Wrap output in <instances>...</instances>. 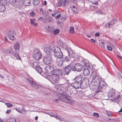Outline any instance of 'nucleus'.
I'll return each instance as SVG.
<instances>
[{
  "label": "nucleus",
  "instance_id": "1",
  "mask_svg": "<svg viewBox=\"0 0 122 122\" xmlns=\"http://www.w3.org/2000/svg\"><path fill=\"white\" fill-rule=\"evenodd\" d=\"M62 94H60L59 95V98L54 100V101L55 102H57L58 100L63 101L64 102L68 104H71L73 102V101L70 99V97L63 93L62 92Z\"/></svg>",
  "mask_w": 122,
  "mask_h": 122
},
{
  "label": "nucleus",
  "instance_id": "2",
  "mask_svg": "<svg viewBox=\"0 0 122 122\" xmlns=\"http://www.w3.org/2000/svg\"><path fill=\"white\" fill-rule=\"evenodd\" d=\"M3 52L4 53V55L5 56L10 55H13L18 60H21V59L19 54L13 51L12 48L10 47L6 49H4Z\"/></svg>",
  "mask_w": 122,
  "mask_h": 122
},
{
  "label": "nucleus",
  "instance_id": "3",
  "mask_svg": "<svg viewBox=\"0 0 122 122\" xmlns=\"http://www.w3.org/2000/svg\"><path fill=\"white\" fill-rule=\"evenodd\" d=\"M48 79L51 83L54 84H57L59 80V75H53L47 76Z\"/></svg>",
  "mask_w": 122,
  "mask_h": 122
},
{
  "label": "nucleus",
  "instance_id": "4",
  "mask_svg": "<svg viewBox=\"0 0 122 122\" xmlns=\"http://www.w3.org/2000/svg\"><path fill=\"white\" fill-rule=\"evenodd\" d=\"M107 96L111 100H117L120 98V96L119 95L117 96L115 91L113 90L110 91L108 93Z\"/></svg>",
  "mask_w": 122,
  "mask_h": 122
},
{
  "label": "nucleus",
  "instance_id": "5",
  "mask_svg": "<svg viewBox=\"0 0 122 122\" xmlns=\"http://www.w3.org/2000/svg\"><path fill=\"white\" fill-rule=\"evenodd\" d=\"M58 46H55L52 48V50L54 54L61 51L60 47H61L63 44V43L61 41H58L57 42Z\"/></svg>",
  "mask_w": 122,
  "mask_h": 122
},
{
  "label": "nucleus",
  "instance_id": "6",
  "mask_svg": "<svg viewBox=\"0 0 122 122\" xmlns=\"http://www.w3.org/2000/svg\"><path fill=\"white\" fill-rule=\"evenodd\" d=\"M31 66L32 67L35 69L39 73L41 74L42 73V70L41 68L37 65L36 62H34L31 64Z\"/></svg>",
  "mask_w": 122,
  "mask_h": 122
},
{
  "label": "nucleus",
  "instance_id": "7",
  "mask_svg": "<svg viewBox=\"0 0 122 122\" xmlns=\"http://www.w3.org/2000/svg\"><path fill=\"white\" fill-rule=\"evenodd\" d=\"M83 66L81 64L77 63L72 68V70L74 71H80L83 70Z\"/></svg>",
  "mask_w": 122,
  "mask_h": 122
},
{
  "label": "nucleus",
  "instance_id": "8",
  "mask_svg": "<svg viewBox=\"0 0 122 122\" xmlns=\"http://www.w3.org/2000/svg\"><path fill=\"white\" fill-rule=\"evenodd\" d=\"M42 56V54L41 53L40 51L38 50L34 52L33 56L35 60H38L41 58Z\"/></svg>",
  "mask_w": 122,
  "mask_h": 122
},
{
  "label": "nucleus",
  "instance_id": "9",
  "mask_svg": "<svg viewBox=\"0 0 122 122\" xmlns=\"http://www.w3.org/2000/svg\"><path fill=\"white\" fill-rule=\"evenodd\" d=\"M52 59L50 56H46L43 58L44 63L46 65H48L51 64L52 62Z\"/></svg>",
  "mask_w": 122,
  "mask_h": 122
},
{
  "label": "nucleus",
  "instance_id": "10",
  "mask_svg": "<svg viewBox=\"0 0 122 122\" xmlns=\"http://www.w3.org/2000/svg\"><path fill=\"white\" fill-rule=\"evenodd\" d=\"M27 80L33 88L35 89H38L39 88V85L35 81L28 78L27 79Z\"/></svg>",
  "mask_w": 122,
  "mask_h": 122
},
{
  "label": "nucleus",
  "instance_id": "11",
  "mask_svg": "<svg viewBox=\"0 0 122 122\" xmlns=\"http://www.w3.org/2000/svg\"><path fill=\"white\" fill-rule=\"evenodd\" d=\"M98 89L100 88V90L99 91L100 92L102 91V89L105 88L107 86V84L106 82L103 81H100L98 82Z\"/></svg>",
  "mask_w": 122,
  "mask_h": 122
},
{
  "label": "nucleus",
  "instance_id": "12",
  "mask_svg": "<svg viewBox=\"0 0 122 122\" xmlns=\"http://www.w3.org/2000/svg\"><path fill=\"white\" fill-rule=\"evenodd\" d=\"M45 70L46 72L45 73V74L46 75H47V73L52 74L53 73V71H54V68L52 66H50L45 68Z\"/></svg>",
  "mask_w": 122,
  "mask_h": 122
},
{
  "label": "nucleus",
  "instance_id": "13",
  "mask_svg": "<svg viewBox=\"0 0 122 122\" xmlns=\"http://www.w3.org/2000/svg\"><path fill=\"white\" fill-rule=\"evenodd\" d=\"M65 49L67 51L69 57L70 58H73L75 56V54L73 52L71 49L67 47L65 48Z\"/></svg>",
  "mask_w": 122,
  "mask_h": 122
},
{
  "label": "nucleus",
  "instance_id": "14",
  "mask_svg": "<svg viewBox=\"0 0 122 122\" xmlns=\"http://www.w3.org/2000/svg\"><path fill=\"white\" fill-rule=\"evenodd\" d=\"M89 81V80L87 79L86 81L84 80L81 82V88H86L89 86V84L88 83Z\"/></svg>",
  "mask_w": 122,
  "mask_h": 122
},
{
  "label": "nucleus",
  "instance_id": "15",
  "mask_svg": "<svg viewBox=\"0 0 122 122\" xmlns=\"http://www.w3.org/2000/svg\"><path fill=\"white\" fill-rule=\"evenodd\" d=\"M73 67L71 66L68 65L65 67L64 70L63 71L64 74V75H68L69 74V72H71L72 68Z\"/></svg>",
  "mask_w": 122,
  "mask_h": 122
},
{
  "label": "nucleus",
  "instance_id": "16",
  "mask_svg": "<svg viewBox=\"0 0 122 122\" xmlns=\"http://www.w3.org/2000/svg\"><path fill=\"white\" fill-rule=\"evenodd\" d=\"M54 56L57 59H61L63 57V55L62 52L61 51L54 54Z\"/></svg>",
  "mask_w": 122,
  "mask_h": 122
},
{
  "label": "nucleus",
  "instance_id": "17",
  "mask_svg": "<svg viewBox=\"0 0 122 122\" xmlns=\"http://www.w3.org/2000/svg\"><path fill=\"white\" fill-rule=\"evenodd\" d=\"M71 86L76 89H78L81 88V84L80 83L75 81L71 83Z\"/></svg>",
  "mask_w": 122,
  "mask_h": 122
},
{
  "label": "nucleus",
  "instance_id": "18",
  "mask_svg": "<svg viewBox=\"0 0 122 122\" xmlns=\"http://www.w3.org/2000/svg\"><path fill=\"white\" fill-rule=\"evenodd\" d=\"M44 51L47 54H50L52 51L51 47L50 46L47 47L44 49Z\"/></svg>",
  "mask_w": 122,
  "mask_h": 122
},
{
  "label": "nucleus",
  "instance_id": "19",
  "mask_svg": "<svg viewBox=\"0 0 122 122\" xmlns=\"http://www.w3.org/2000/svg\"><path fill=\"white\" fill-rule=\"evenodd\" d=\"M13 32L9 31L8 33L7 36L10 40L14 41L15 40V38L13 35Z\"/></svg>",
  "mask_w": 122,
  "mask_h": 122
},
{
  "label": "nucleus",
  "instance_id": "20",
  "mask_svg": "<svg viewBox=\"0 0 122 122\" xmlns=\"http://www.w3.org/2000/svg\"><path fill=\"white\" fill-rule=\"evenodd\" d=\"M74 80L75 81L81 83L82 81L81 76L80 75L78 76L75 77Z\"/></svg>",
  "mask_w": 122,
  "mask_h": 122
},
{
  "label": "nucleus",
  "instance_id": "21",
  "mask_svg": "<svg viewBox=\"0 0 122 122\" xmlns=\"http://www.w3.org/2000/svg\"><path fill=\"white\" fill-rule=\"evenodd\" d=\"M53 71V73L52 74L53 75H59L61 72V70L58 69H56L55 70L54 69V71Z\"/></svg>",
  "mask_w": 122,
  "mask_h": 122
},
{
  "label": "nucleus",
  "instance_id": "22",
  "mask_svg": "<svg viewBox=\"0 0 122 122\" xmlns=\"http://www.w3.org/2000/svg\"><path fill=\"white\" fill-rule=\"evenodd\" d=\"M56 60L57 64L58 66H61L62 65L63 61L61 59H56Z\"/></svg>",
  "mask_w": 122,
  "mask_h": 122
},
{
  "label": "nucleus",
  "instance_id": "23",
  "mask_svg": "<svg viewBox=\"0 0 122 122\" xmlns=\"http://www.w3.org/2000/svg\"><path fill=\"white\" fill-rule=\"evenodd\" d=\"M31 1V0H23V4L25 6L29 5Z\"/></svg>",
  "mask_w": 122,
  "mask_h": 122
},
{
  "label": "nucleus",
  "instance_id": "24",
  "mask_svg": "<svg viewBox=\"0 0 122 122\" xmlns=\"http://www.w3.org/2000/svg\"><path fill=\"white\" fill-rule=\"evenodd\" d=\"M91 76L92 77L93 79L94 80H96L97 79L98 76L97 75L96 73L95 72H92Z\"/></svg>",
  "mask_w": 122,
  "mask_h": 122
},
{
  "label": "nucleus",
  "instance_id": "25",
  "mask_svg": "<svg viewBox=\"0 0 122 122\" xmlns=\"http://www.w3.org/2000/svg\"><path fill=\"white\" fill-rule=\"evenodd\" d=\"M14 48L15 50V52L17 51H19L20 48L19 44L17 43H16L14 44Z\"/></svg>",
  "mask_w": 122,
  "mask_h": 122
},
{
  "label": "nucleus",
  "instance_id": "26",
  "mask_svg": "<svg viewBox=\"0 0 122 122\" xmlns=\"http://www.w3.org/2000/svg\"><path fill=\"white\" fill-rule=\"evenodd\" d=\"M83 73L85 76H88L90 73V71L88 69H85L83 70Z\"/></svg>",
  "mask_w": 122,
  "mask_h": 122
},
{
  "label": "nucleus",
  "instance_id": "27",
  "mask_svg": "<svg viewBox=\"0 0 122 122\" xmlns=\"http://www.w3.org/2000/svg\"><path fill=\"white\" fill-rule=\"evenodd\" d=\"M23 4L21 2H18L16 3L15 4L16 5H14V6H16V7L19 8H21Z\"/></svg>",
  "mask_w": 122,
  "mask_h": 122
},
{
  "label": "nucleus",
  "instance_id": "28",
  "mask_svg": "<svg viewBox=\"0 0 122 122\" xmlns=\"http://www.w3.org/2000/svg\"><path fill=\"white\" fill-rule=\"evenodd\" d=\"M40 0H33L32 1V3L35 6L38 5L40 3Z\"/></svg>",
  "mask_w": 122,
  "mask_h": 122
},
{
  "label": "nucleus",
  "instance_id": "29",
  "mask_svg": "<svg viewBox=\"0 0 122 122\" xmlns=\"http://www.w3.org/2000/svg\"><path fill=\"white\" fill-rule=\"evenodd\" d=\"M62 86H63L61 87L60 86L58 87V89L59 90H60L63 92H65L66 91L67 88H66L64 89V88H65L66 86L63 85H62Z\"/></svg>",
  "mask_w": 122,
  "mask_h": 122
},
{
  "label": "nucleus",
  "instance_id": "30",
  "mask_svg": "<svg viewBox=\"0 0 122 122\" xmlns=\"http://www.w3.org/2000/svg\"><path fill=\"white\" fill-rule=\"evenodd\" d=\"M0 5H1L0 6V12H3L5 10V7L2 3Z\"/></svg>",
  "mask_w": 122,
  "mask_h": 122
},
{
  "label": "nucleus",
  "instance_id": "31",
  "mask_svg": "<svg viewBox=\"0 0 122 122\" xmlns=\"http://www.w3.org/2000/svg\"><path fill=\"white\" fill-rule=\"evenodd\" d=\"M71 94H77V91L74 88L71 89L70 91Z\"/></svg>",
  "mask_w": 122,
  "mask_h": 122
},
{
  "label": "nucleus",
  "instance_id": "32",
  "mask_svg": "<svg viewBox=\"0 0 122 122\" xmlns=\"http://www.w3.org/2000/svg\"><path fill=\"white\" fill-rule=\"evenodd\" d=\"M71 8L72 11L75 14L78 13L77 9L76 7H75L74 6H72L71 7Z\"/></svg>",
  "mask_w": 122,
  "mask_h": 122
},
{
  "label": "nucleus",
  "instance_id": "33",
  "mask_svg": "<svg viewBox=\"0 0 122 122\" xmlns=\"http://www.w3.org/2000/svg\"><path fill=\"white\" fill-rule=\"evenodd\" d=\"M22 0H13L12 2V4H13V5H15L16 4V3L18 2H21Z\"/></svg>",
  "mask_w": 122,
  "mask_h": 122
},
{
  "label": "nucleus",
  "instance_id": "34",
  "mask_svg": "<svg viewBox=\"0 0 122 122\" xmlns=\"http://www.w3.org/2000/svg\"><path fill=\"white\" fill-rule=\"evenodd\" d=\"M85 69H88L89 67V64L88 62H86L84 63L83 67Z\"/></svg>",
  "mask_w": 122,
  "mask_h": 122
},
{
  "label": "nucleus",
  "instance_id": "35",
  "mask_svg": "<svg viewBox=\"0 0 122 122\" xmlns=\"http://www.w3.org/2000/svg\"><path fill=\"white\" fill-rule=\"evenodd\" d=\"M90 86L92 88V89H95L97 87V86H96V85L95 84H93L92 82L91 83L90 85Z\"/></svg>",
  "mask_w": 122,
  "mask_h": 122
},
{
  "label": "nucleus",
  "instance_id": "36",
  "mask_svg": "<svg viewBox=\"0 0 122 122\" xmlns=\"http://www.w3.org/2000/svg\"><path fill=\"white\" fill-rule=\"evenodd\" d=\"M117 21V20L116 19H113L110 22L111 25H112L116 23Z\"/></svg>",
  "mask_w": 122,
  "mask_h": 122
},
{
  "label": "nucleus",
  "instance_id": "37",
  "mask_svg": "<svg viewBox=\"0 0 122 122\" xmlns=\"http://www.w3.org/2000/svg\"><path fill=\"white\" fill-rule=\"evenodd\" d=\"M5 104L6 105L7 107H10L13 106V105L10 103L5 102Z\"/></svg>",
  "mask_w": 122,
  "mask_h": 122
},
{
  "label": "nucleus",
  "instance_id": "38",
  "mask_svg": "<svg viewBox=\"0 0 122 122\" xmlns=\"http://www.w3.org/2000/svg\"><path fill=\"white\" fill-rule=\"evenodd\" d=\"M111 25L110 22L107 23L105 25V26L106 28H109L111 27Z\"/></svg>",
  "mask_w": 122,
  "mask_h": 122
},
{
  "label": "nucleus",
  "instance_id": "39",
  "mask_svg": "<svg viewBox=\"0 0 122 122\" xmlns=\"http://www.w3.org/2000/svg\"><path fill=\"white\" fill-rule=\"evenodd\" d=\"M8 122H16L15 119L11 118L9 119Z\"/></svg>",
  "mask_w": 122,
  "mask_h": 122
},
{
  "label": "nucleus",
  "instance_id": "40",
  "mask_svg": "<svg viewBox=\"0 0 122 122\" xmlns=\"http://www.w3.org/2000/svg\"><path fill=\"white\" fill-rule=\"evenodd\" d=\"M60 31L58 29H55L54 31V35H56L59 33Z\"/></svg>",
  "mask_w": 122,
  "mask_h": 122
},
{
  "label": "nucleus",
  "instance_id": "41",
  "mask_svg": "<svg viewBox=\"0 0 122 122\" xmlns=\"http://www.w3.org/2000/svg\"><path fill=\"white\" fill-rule=\"evenodd\" d=\"M34 19H33V20L31 19L30 22L32 25H34V26H35L36 25V22H34Z\"/></svg>",
  "mask_w": 122,
  "mask_h": 122
},
{
  "label": "nucleus",
  "instance_id": "42",
  "mask_svg": "<svg viewBox=\"0 0 122 122\" xmlns=\"http://www.w3.org/2000/svg\"><path fill=\"white\" fill-rule=\"evenodd\" d=\"M42 14L45 16H46L48 15L49 13L48 12L44 11L43 13H42Z\"/></svg>",
  "mask_w": 122,
  "mask_h": 122
},
{
  "label": "nucleus",
  "instance_id": "43",
  "mask_svg": "<svg viewBox=\"0 0 122 122\" xmlns=\"http://www.w3.org/2000/svg\"><path fill=\"white\" fill-rule=\"evenodd\" d=\"M64 60L67 62L69 61L70 60V59L67 56H65Z\"/></svg>",
  "mask_w": 122,
  "mask_h": 122
},
{
  "label": "nucleus",
  "instance_id": "44",
  "mask_svg": "<svg viewBox=\"0 0 122 122\" xmlns=\"http://www.w3.org/2000/svg\"><path fill=\"white\" fill-rule=\"evenodd\" d=\"M100 45L103 48L105 47V45L103 42H100L99 43Z\"/></svg>",
  "mask_w": 122,
  "mask_h": 122
},
{
  "label": "nucleus",
  "instance_id": "45",
  "mask_svg": "<svg viewBox=\"0 0 122 122\" xmlns=\"http://www.w3.org/2000/svg\"><path fill=\"white\" fill-rule=\"evenodd\" d=\"M51 20V18L50 17H48L46 19V22H45L48 23L49 22H50Z\"/></svg>",
  "mask_w": 122,
  "mask_h": 122
},
{
  "label": "nucleus",
  "instance_id": "46",
  "mask_svg": "<svg viewBox=\"0 0 122 122\" xmlns=\"http://www.w3.org/2000/svg\"><path fill=\"white\" fill-rule=\"evenodd\" d=\"M74 28L72 27H71L70 28L69 30L70 32V33H72L74 31Z\"/></svg>",
  "mask_w": 122,
  "mask_h": 122
},
{
  "label": "nucleus",
  "instance_id": "47",
  "mask_svg": "<svg viewBox=\"0 0 122 122\" xmlns=\"http://www.w3.org/2000/svg\"><path fill=\"white\" fill-rule=\"evenodd\" d=\"M62 0H60L58 2L57 6L59 7L61 6V5H62Z\"/></svg>",
  "mask_w": 122,
  "mask_h": 122
},
{
  "label": "nucleus",
  "instance_id": "48",
  "mask_svg": "<svg viewBox=\"0 0 122 122\" xmlns=\"http://www.w3.org/2000/svg\"><path fill=\"white\" fill-rule=\"evenodd\" d=\"M15 110L18 112L22 113L23 112L20 110V109L19 108H16Z\"/></svg>",
  "mask_w": 122,
  "mask_h": 122
},
{
  "label": "nucleus",
  "instance_id": "49",
  "mask_svg": "<svg viewBox=\"0 0 122 122\" xmlns=\"http://www.w3.org/2000/svg\"><path fill=\"white\" fill-rule=\"evenodd\" d=\"M107 49L110 51H111L112 50V49L111 46H107Z\"/></svg>",
  "mask_w": 122,
  "mask_h": 122
},
{
  "label": "nucleus",
  "instance_id": "50",
  "mask_svg": "<svg viewBox=\"0 0 122 122\" xmlns=\"http://www.w3.org/2000/svg\"><path fill=\"white\" fill-rule=\"evenodd\" d=\"M62 5H63L64 6H65L66 4L68 3V2L66 0L62 1Z\"/></svg>",
  "mask_w": 122,
  "mask_h": 122
},
{
  "label": "nucleus",
  "instance_id": "51",
  "mask_svg": "<svg viewBox=\"0 0 122 122\" xmlns=\"http://www.w3.org/2000/svg\"><path fill=\"white\" fill-rule=\"evenodd\" d=\"M95 1H93V2H92V3L95 5H97L98 4V2H97V0H95Z\"/></svg>",
  "mask_w": 122,
  "mask_h": 122
},
{
  "label": "nucleus",
  "instance_id": "52",
  "mask_svg": "<svg viewBox=\"0 0 122 122\" xmlns=\"http://www.w3.org/2000/svg\"><path fill=\"white\" fill-rule=\"evenodd\" d=\"M54 116L57 119H58L60 120L61 119V117L60 116L58 115H57L55 116Z\"/></svg>",
  "mask_w": 122,
  "mask_h": 122
},
{
  "label": "nucleus",
  "instance_id": "53",
  "mask_svg": "<svg viewBox=\"0 0 122 122\" xmlns=\"http://www.w3.org/2000/svg\"><path fill=\"white\" fill-rule=\"evenodd\" d=\"M61 15L60 14H59L58 15H56L55 17V19H58L61 16Z\"/></svg>",
  "mask_w": 122,
  "mask_h": 122
},
{
  "label": "nucleus",
  "instance_id": "54",
  "mask_svg": "<svg viewBox=\"0 0 122 122\" xmlns=\"http://www.w3.org/2000/svg\"><path fill=\"white\" fill-rule=\"evenodd\" d=\"M30 14L31 16H32L36 14L34 12H33L30 13Z\"/></svg>",
  "mask_w": 122,
  "mask_h": 122
},
{
  "label": "nucleus",
  "instance_id": "55",
  "mask_svg": "<svg viewBox=\"0 0 122 122\" xmlns=\"http://www.w3.org/2000/svg\"><path fill=\"white\" fill-rule=\"evenodd\" d=\"M93 115L94 116H95L96 117H99V114L98 113H94L93 114Z\"/></svg>",
  "mask_w": 122,
  "mask_h": 122
},
{
  "label": "nucleus",
  "instance_id": "56",
  "mask_svg": "<svg viewBox=\"0 0 122 122\" xmlns=\"http://www.w3.org/2000/svg\"><path fill=\"white\" fill-rule=\"evenodd\" d=\"M100 35V33H96L95 34V36L96 37H98Z\"/></svg>",
  "mask_w": 122,
  "mask_h": 122
},
{
  "label": "nucleus",
  "instance_id": "57",
  "mask_svg": "<svg viewBox=\"0 0 122 122\" xmlns=\"http://www.w3.org/2000/svg\"><path fill=\"white\" fill-rule=\"evenodd\" d=\"M11 110H7L6 111V113L7 114H9V113H10V112H11Z\"/></svg>",
  "mask_w": 122,
  "mask_h": 122
},
{
  "label": "nucleus",
  "instance_id": "58",
  "mask_svg": "<svg viewBox=\"0 0 122 122\" xmlns=\"http://www.w3.org/2000/svg\"><path fill=\"white\" fill-rule=\"evenodd\" d=\"M54 12L55 14H56L57 13H58L59 12L57 10H55L54 11Z\"/></svg>",
  "mask_w": 122,
  "mask_h": 122
},
{
  "label": "nucleus",
  "instance_id": "59",
  "mask_svg": "<svg viewBox=\"0 0 122 122\" xmlns=\"http://www.w3.org/2000/svg\"><path fill=\"white\" fill-rule=\"evenodd\" d=\"M22 111H25V109H24V106H22Z\"/></svg>",
  "mask_w": 122,
  "mask_h": 122
},
{
  "label": "nucleus",
  "instance_id": "60",
  "mask_svg": "<svg viewBox=\"0 0 122 122\" xmlns=\"http://www.w3.org/2000/svg\"><path fill=\"white\" fill-rule=\"evenodd\" d=\"M91 42H93L95 43L96 41L95 40L93 39H91L90 40Z\"/></svg>",
  "mask_w": 122,
  "mask_h": 122
},
{
  "label": "nucleus",
  "instance_id": "61",
  "mask_svg": "<svg viewBox=\"0 0 122 122\" xmlns=\"http://www.w3.org/2000/svg\"><path fill=\"white\" fill-rule=\"evenodd\" d=\"M40 11L41 12L43 13L44 11L43 10V9L42 8H40Z\"/></svg>",
  "mask_w": 122,
  "mask_h": 122
},
{
  "label": "nucleus",
  "instance_id": "62",
  "mask_svg": "<svg viewBox=\"0 0 122 122\" xmlns=\"http://www.w3.org/2000/svg\"><path fill=\"white\" fill-rule=\"evenodd\" d=\"M47 2L46 1H44L43 4H44V5H46L47 4Z\"/></svg>",
  "mask_w": 122,
  "mask_h": 122
},
{
  "label": "nucleus",
  "instance_id": "63",
  "mask_svg": "<svg viewBox=\"0 0 122 122\" xmlns=\"http://www.w3.org/2000/svg\"><path fill=\"white\" fill-rule=\"evenodd\" d=\"M43 18L42 17H40L38 19L39 20H43Z\"/></svg>",
  "mask_w": 122,
  "mask_h": 122
},
{
  "label": "nucleus",
  "instance_id": "64",
  "mask_svg": "<svg viewBox=\"0 0 122 122\" xmlns=\"http://www.w3.org/2000/svg\"><path fill=\"white\" fill-rule=\"evenodd\" d=\"M117 57H119V58H120L121 59H122V57L120 56H119V55H118L117 56Z\"/></svg>",
  "mask_w": 122,
  "mask_h": 122
}]
</instances>
